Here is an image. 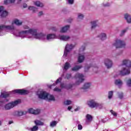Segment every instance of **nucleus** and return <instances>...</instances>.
<instances>
[{"mask_svg":"<svg viewBox=\"0 0 131 131\" xmlns=\"http://www.w3.org/2000/svg\"><path fill=\"white\" fill-rule=\"evenodd\" d=\"M37 30L35 29H30L28 30L22 31L18 34V36L20 37H26L28 34H32L38 39H45L46 35L42 33H37Z\"/></svg>","mask_w":131,"mask_h":131,"instance_id":"1","label":"nucleus"},{"mask_svg":"<svg viewBox=\"0 0 131 131\" xmlns=\"http://www.w3.org/2000/svg\"><path fill=\"white\" fill-rule=\"evenodd\" d=\"M123 65H125L126 68L123 67L122 69L120 71L119 75H126V74H129L130 73V69L131 67V61L128 59H124L123 60Z\"/></svg>","mask_w":131,"mask_h":131,"instance_id":"2","label":"nucleus"},{"mask_svg":"<svg viewBox=\"0 0 131 131\" xmlns=\"http://www.w3.org/2000/svg\"><path fill=\"white\" fill-rule=\"evenodd\" d=\"M38 97L40 99H43L47 101H55L54 96L51 95L45 91H40V94H38Z\"/></svg>","mask_w":131,"mask_h":131,"instance_id":"3","label":"nucleus"},{"mask_svg":"<svg viewBox=\"0 0 131 131\" xmlns=\"http://www.w3.org/2000/svg\"><path fill=\"white\" fill-rule=\"evenodd\" d=\"M21 103V100L20 99H18L17 100H16L14 102H10L7 104H6L5 106V108L6 110H9V109H11V108H14L15 106H17L18 104Z\"/></svg>","mask_w":131,"mask_h":131,"instance_id":"4","label":"nucleus"},{"mask_svg":"<svg viewBox=\"0 0 131 131\" xmlns=\"http://www.w3.org/2000/svg\"><path fill=\"white\" fill-rule=\"evenodd\" d=\"M88 105L91 108H99V109H102V107H103L102 104L97 103L94 100L89 101Z\"/></svg>","mask_w":131,"mask_h":131,"instance_id":"5","label":"nucleus"},{"mask_svg":"<svg viewBox=\"0 0 131 131\" xmlns=\"http://www.w3.org/2000/svg\"><path fill=\"white\" fill-rule=\"evenodd\" d=\"M114 46L116 47V49L118 48H124L125 46V42L121 40H116L115 42L114 43Z\"/></svg>","mask_w":131,"mask_h":131,"instance_id":"6","label":"nucleus"},{"mask_svg":"<svg viewBox=\"0 0 131 131\" xmlns=\"http://www.w3.org/2000/svg\"><path fill=\"white\" fill-rule=\"evenodd\" d=\"M15 27L14 26H7L5 25H0V32L4 30H14Z\"/></svg>","mask_w":131,"mask_h":131,"instance_id":"7","label":"nucleus"},{"mask_svg":"<svg viewBox=\"0 0 131 131\" xmlns=\"http://www.w3.org/2000/svg\"><path fill=\"white\" fill-rule=\"evenodd\" d=\"M75 78L78 79V81L76 82V84H79L84 80V79H83V75L82 74L77 73L75 75Z\"/></svg>","mask_w":131,"mask_h":131,"instance_id":"8","label":"nucleus"},{"mask_svg":"<svg viewBox=\"0 0 131 131\" xmlns=\"http://www.w3.org/2000/svg\"><path fill=\"white\" fill-rule=\"evenodd\" d=\"M13 93H15L16 94H19V95H27V94H28V93H29L28 92V91H26L25 90H15L13 91Z\"/></svg>","mask_w":131,"mask_h":131,"instance_id":"9","label":"nucleus"},{"mask_svg":"<svg viewBox=\"0 0 131 131\" xmlns=\"http://www.w3.org/2000/svg\"><path fill=\"white\" fill-rule=\"evenodd\" d=\"M74 48V46L72 45H68L67 44L66 46L65 50H64V56H67V53L71 51V50H72V48Z\"/></svg>","mask_w":131,"mask_h":131,"instance_id":"10","label":"nucleus"},{"mask_svg":"<svg viewBox=\"0 0 131 131\" xmlns=\"http://www.w3.org/2000/svg\"><path fill=\"white\" fill-rule=\"evenodd\" d=\"M29 113H31V114H34L35 115H36L37 114H39L40 113V110H34L33 108H30L28 110Z\"/></svg>","mask_w":131,"mask_h":131,"instance_id":"11","label":"nucleus"},{"mask_svg":"<svg viewBox=\"0 0 131 131\" xmlns=\"http://www.w3.org/2000/svg\"><path fill=\"white\" fill-rule=\"evenodd\" d=\"M0 13L1 14V17H6L8 16V12L4 11V7H0Z\"/></svg>","mask_w":131,"mask_h":131,"instance_id":"12","label":"nucleus"},{"mask_svg":"<svg viewBox=\"0 0 131 131\" xmlns=\"http://www.w3.org/2000/svg\"><path fill=\"white\" fill-rule=\"evenodd\" d=\"M104 63L107 68H111L112 67V61L108 59L105 60Z\"/></svg>","mask_w":131,"mask_h":131,"instance_id":"13","label":"nucleus"},{"mask_svg":"<svg viewBox=\"0 0 131 131\" xmlns=\"http://www.w3.org/2000/svg\"><path fill=\"white\" fill-rule=\"evenodd\" d=\"M93 120V116L90 114H87L86 116V123L87 124H89V123H91Z\"/></svg>","mask_w":131,"mask_h":131,"instance_id":"14","label":"nucleus"},{"mask_svg":"<svg viewBox=\"0 0 131 131\" xmlns=\"http://www.w3.org/2000/svg\"><path fill=\"white\" fill-rule=\"evenodd\" d=\"M44 35H45L46 37L45 39H42V40H45L46 39L49 40L50 39H53V38H56V35H55V34H48L47 36H46V35L44 34Z\"/></svg>","mask_w":131,"mask_h":131,"instance_id":"15","label":"nucleus"},{"mask_svg":"<svg viewBox=\"0 0 131 131\" xmlns=\"http://www.w3.org/2000/svg\"><path fill=\"white\" fill-rule=\"evenodd\" d=\"M59 39H61V40H64L66 41L67 40L70 39V37H69V36L61 35L59 36Z\"/></svg>","mask_w":131,"mask_h":131,"instance_id":"16","label":"nucleus"},{"mask_svg":"<svg viewBox=\"0 0 131 131\" xmlns=\"http://www.w3.org/2000/svg\"><path fill=\"white\" fill-rule=\"evenodd\" d=\"M10 95H11V93L7 92V93H2L0 96V97L2 98H8V97H10Z\"/></svg>","mask_w":131,"mask_h":131,"instance_id":"17","label":"nucleus"},{"mask_svg":"<svg viewBox=\"0 0 131 131\" xmlns=\"http://www.w3.org/2000/svg\"><path fill=\"white\" fill-rule=\"evenodd\" d=\"M60 88H61L62 89L64 88V89H67V90H69V89H71L72 88V85L70 84L68 85H66L64 84H61L60 85Z\"/></svg>","mask_w":131,"mask_h":131,"instance_id":"18","label":"nucleus"},{"mask_svg":"<svg viewBox=\"0 0 131 131\" xmlns=\"http://www.w3.org/2000/svg\"><path fill=\"white\" fill-rule=\"evenodd\" d=\"M83 60H84V56L82 55L79 54L78 58L79 63H82V62H83Z\"/></svg>","mask_w":131,"mask_h":131,"instance_id":"19","label":"nucleus"},{"mask_svg":"<svg viewBox=\"0 0 131 131\" xmlns=\"http://www.w3.org/2000/svg\"><path fill=\"white\" fill-rule=\"evenodd\" d=\"M125 19H126V20H127V22L128 23H130V22H131L130 15H129L128 14H125Z\"/></svg>","mask_w":131,"mask_h":131,"instance_id":"20","label":"nucleus"},{"mask_svg":"<svg viewBox=\"0 0 131 131\" xmlns=\"http://www.w3.org/2000/svg\"><path fill=\"white\" fill-rule=\"evenodd\" d=\"M13 24H16V25H22V21H20L19 19H15L13 22H12V25Z\"/></svg>","mask_w":131,"mask_h":131,"instance_id":"21","label":"nucleus"},{"mask_svg":"<svg viewBox=\"0 0 131 131\" xmlns=\"http://www.w3.org/2000/svg\"><path fill=\"white\" fill-rule=\"evenodd\" d=\"M15 0H5L4 1L5 5H10V4H14Z\"/></svg>","mask_w":131,"mask_h":131,"instance_id":"22","label":"nucleus"},{"mask_svg":"<svg viewBox=\"0 0 131 131\" xmlns=\"http://www.w3.org/2000/svg\"><path fill=\"white\" fill-rule=\"evenodd\" d=\"M68 29H69V26H66L64 27L61 28L60 30V32H62V33L66 32V31H67Z\"/></svg>","mask_w":131,"mask_h":131,"instance_id":"23","label":"nucleus"},{"mask_svg":"<svg viewBox=\"0 0 131 131\" xmlns=\"http://www.w3.org/2000/svg\"><path fill=\"white\" fill-rule=\"evenodd\" d=\"M115 83L117 85H119V86L120 85H122V81L120 79L116 80L115 81Z\"/></svg>","mask_w":131,"mask_h":131,"instance_id":"24","label":"nucleus"},{"mask_svg":"<svg viewBox=\"0 0 131 131\" xmlns=\"http://www.w3.org/2000/svg\"><path fill=\"white\" fill-rule=\"evenodd\" d=\"M81 67V66H76L72 69V70H73V71H77V70H79Z\"/></svg>","mask_w":131,"mask_h":131,"instance_id":"25","label":"nucleus"},{"mask_svg":"<svg viewBox=\"0 0 131 131\" xmlns=\"http://www.w3.org/2000/svg\"><path fill=\"white\" fill-rule=\"evenodd\" d=\"M34 5H35V6H37V7H43V4H42V3H40L39 1H36V2H35Z\"/></svg>","mask_w":131,"mask_h":131,"instance_id":"26","label":"nucleus"},{"mask_svg":"<svg viewBox=\"0 0 131 131\" xmlns=\"http://www.w3.org/2000/svg\"><path fill=\"white\" fill-rule=\"evenodd\" d=\"M34 122L36 124V125H43V122L39 121V120H35Z\"/></svg>","mask_w":131,"mask_h":131,"instance_id":"27","label":"nucleus"},{"mask_svg":"<svg viewBox=\"0 0 131 131\" xmlns=\"http://www.w3.org/2000/svg\"><path fill=\"white\" fill-rule=\"evenodd\" d=\"M90 86H91V84L90 83H85L82 89L83 90H86L89 89V88H90Z\"/></svg>","mask_w":131,"mask_h":131,"instance_id":"28","label":"nucleus"},{"mask_svg":"<svg viewBox=\"0 0 131 131\" xmlns=\"http://www.w3.org/2000/svg\"><path fill=\"white\" fill-rule=\"evenodd\" d=\"M100 38H101V40H105L106 39V34L105 33H102L100 36H99Z\"/></svg>","mask_w":131,"mask_h":131,"instance_id":"29","label":"nucleus"},{"mask_svg":"<svg viewBox=\"0 0 131 131\" xmlns=\"http://www.w3.org/2000/svg\"><path fill=\"white\" fill-rule=\"evenodd\" d=\"M70 67V63L69 62H66L64 66V69L65 70H68V69Z\"/></svg>","mask_w":131,"mask_h":131,"instance_id":"30","label":"nucleus"},{"mask_svg":"<svg viewBox=\"0 0 131 131\" xmlns=\"http://www.w3.org/2000/svg\"><path fill=\"white\" fill-rule=\"evenodd\" d=\"M27 113V112L26 111H20V112H18V115L19 116H22V115H26Z\"/></svg>","mask_w":131,"mask_h":131,"instance_id":"31","label":"nucleus"},{"mask_svg":"<svg viewBox=\"0 0 131 131\" xmlns=\"http://www.w3.org/2000/svg\"><path fill=\"white\" fill-rule=\"evenodd\" d=\"M56 125H57V121H53L50 123V126H51V127H54V126H56Z\"/></svg>","mask_w":131,"mask_h":131,"instance_id":"32","label":"nucleus"},{"mask_svg":"<svg viewBox=\"0 0 131 131\" xmlns=\"http://www.w3.org/2000/svg\"><path fill=\"white\" fill-rule=\"evenodd\" d=\"M31 131H37L38 130V126L35 125L33 127L30 128Z\"/></svg>","mask_w":131,"mask_h":131,"instance_id":"33","label":"nucleus"},{"mask_svg":"<svg viewBox=\"0 0 131 131\" xmlns=\"http://www.w3.org/2000/svg\"><path fill=\"white\" fill-rule=\"evenodd\" d=\"M29 10H32L33 12H35V11H36V10H37V9L35 8L34 7L30 6V7H29Z\"/></svg>","mask_w":131,"mask_h":131,"instance_id":"34","label":"nucleus"},{"mask_svg":"<svg viewBox=\"0 0 131 131\" xmlns=\"http://www.w3.org/2000/svg\"><path fill=\"white\" fill-rule=\"evenodd\" d=\"M113 96V91H110L108 92V99H111Z\"/></svg>","mask_w":131,"mask_h":131,"instance_id":"35","label":"nucleus"},{"mask_svg":"<svg viewBox=\"0 0 131 131\" xmlns=\"http://www.w3.org/2000/svg\"><path fill=\"white\" fill-rule=\"evenodd\" d=\"M91 24H92V28H95V27H96V26H97V24L96 23V21H92L91 22Z\"/></svg>","mask_w":131,"mask_h":131,"instance_id":"36","label":"nucleus"},{"mask_svg":"<svg viewBox=\"0 0 131 131\" xmlns=\"http://www.w3.org/2000/svg\"><path fill=\"white\" fill-rule=\"evenodd\" d=\"M71 103H72V102L71 100H66L64 101L65 105H70Z\"/></svg>","mask_w":131,"mask_h":131,"instance_id":"37","label":"nucleus"},{"mask_svg":"<svg viewBox=\"0 0 131 131\" xmlns=\"http://www.w3.org/2000/svg\"><path fill=\"white\" fill-rule=\"evenodd\" d=\"M127 85L128 86H131V79H129L127 81Z\"/></svg>","mask_w":131,"mask_h":131,"instance_id":"38","label":"nucleus"},{"mask_svg":"<svg viewBox=\"0 0 131 131\" xmlns=\"http://www.w3.org/2000/svg\"><path fill=\"white\" fill-rule=\"evenodd\" d=\"M78 19H83V15L80 13L78 14Z\"/></svg>","mask_w":131,"mask_h":131,"instance_id":"39","label":"nucleus"},{"mask_svg":"<svg viewBox=\"0 0 131 131\" xmlns=\"http://www.w3.org/2000/svg\"><path fill=\"white\" fill-rule=\"evenodd\" d=\"M111 113L114 116H117V114L115 112H114L113 110H111Z\"/></svg>","mask_w":131,"mask_h":131,"instance_id":"40","label":"nucleus"},{"mask_svg":"<svg viewBox=\"0 0 131 131\" xmlns=\"http://www.w3.org/2000/svg\"><path fill=\"white\" fill-rule=\"evenodd\" d=\"M61 80H62L61 78H58L56 81V84H57V83H59V82H61Z\"/></svg>","mask_w":131,"mask_h":131,"instance_id":"41","label":"nucleus"},{"mask_svg":"<svg viewBox=\"0 0 131 131\" xmlns=\"http://www.w3.org/2000/svg\"><path fill=\"white\" fill-rule=\"evenodd\" d=\"M119 98H120V99H122L123 98V94L122 93L119 94Z\"/></svg>","mask_w":131,"mask_h":131,"instance_id":"42","label":"nucleus"},{"mask_svg":"<svg viewBox=\"0 0 131 131\" xmlns=\"http://www.w3.org/2000/svg\"><path fill=\"white\" fill-rule=\"evenodd\" d=\"M68 2L69 3V4L72 5V4H73V3H74V0H68Z\"/></svg>","mask_w":131,"mask_h":131,"instance_id":"43","label":"nucleus"},{"mask_svg":"<svg viewBox=\"0 0 131 131\" xmlns=\"http://www.w3.org/2000/svg\"><path fill=\"white\" fill-rule=\"evenodd\" d=\"M54 91H55V92H61V89H59L58 88H56L54 89Z\"/></svg>","mask_w":131,"mask_h":131,"instance_id":"44","label":"nucleus"},{"mask_svg":"<svg viewBox=\"0 0 131 131\" xmlns=\"http://www.w3.org/2000/svg\"><path fill=\"white\" fill-rule=\"evenodd\" d=\"M78 129H79L80 130L82 129V125L79 124L78 125Z\"/></svg>","mask_w":131,"mask_h":131,"instance_id":"45","label":"nucleus"},{"mask_svg":"<svg viewBox=\"0 0 131 131\" xmlns=\"http://www.w3.org/2000/svg\"><path fill=\"white\" fill-rule=\"evenodd\" d=\"M67 79H69L71 78V74H67Z\"/></svg>","mask_w":131,"mask_h":131,"instance_id":"46","label":"nucleus"},{"mask_svg":"<svg viewBox=\"0 0 131 131\" xmlns=\"http://www.w3.org/2000/svg\"><path fill=\"white\" fill-rule=\"evenodd\" d=\"M24 29H29V27L28 26H24Z\"/></svg>","mask_w":131,"mask_h":131,"instance_id":"47","label":"nucleus"},{"mask_svg":"<svg viewBox=\"0 0 131 131\" xmlns=\"http://www.w3.org/2000/svg\"><path fill=\"white\" fill-rule=\"evenodd\" d=\"M23 7L24 8H27V4H24V5H23Z\"/></svg>","mask_w":131,"mask_h":131,"instance_id":"48","label":"nucleus"},{"mask_svg":"<svg viewBox=\"0 0 131 131\" xmlns=\"http://www.w3.org/2000/svg\"><path fill=\"white\" fill-rule=\"evenodd\" d=\"M42 15V12L41 11L39 12L38 16H41Z\"/></svg>","mask_w":131,"mask_h":131,"instance_id":"49","label":"nucleus"},{"mask_svg":"<svg viewBox=\"0 0 131 131\" xmlns=\"http://www.w3.org/2000/svg\"><path fill=\"white\" fill-rule=\"evenodd\" d=\"M125 32H126V30H123L122 31V33H125Z\"/></svg>","mask_w":131,"mask_h":131,"instance_id":"50","label":"nucleus"},{"mask_svg":"<svg viewBox=\"0 0 131 131\" xmlns=\"http://www.w3.org/2000/svg\"><path fill=\"white\" fill-rule=\"evenodd\" d=\"M68 109L70 111L71 109H72V106H69Z\"/></svg>","mask_w":131,"mask_h":131,"instance_id":"51","label":"nucleus"},{"mask_svg":"<svg viewBox=\"0 0 131 131\" xmlns=\"http://www.w3.org/2000/svg\"><path fill=\"white\" fill-rule=\"evenodd\" d=\"M12 123H13V121H10L9 122V124H12Z\"/></svg>","mask_w":131,"mask_h":131,"instance_id":"52","label":"nucleus"},{"mask_svg":"<svg viewBox=\"0 0 131 131\" xmlns=\"http://www.w3.org/2000/svg\"><path fill=\"white\" fill-rule=\"evenodd\" d=\"M78 110H79V107L75 109V111H78Z\"/></svg>","mask_w":131,"mask_h":131,"instance_id":"53","label":"nucleus"},{"mask_svg":"<svg viewBox=\"0 0 131 131\" xmlns=\"http://www.w3.org/2000/svg\"><path fill=\"white\" fill-rule=\"evenodd\" d=\"M90 68V66H86L85 67V69H89Z\"/></svg>","mask_w":131,"mask_h":131,"instance_id":"54","label":"nucleus"},{"mask_svg":"<svg viewBox=\"0 0 131 131\" xmlns=\"http://www.w3.org/2000/svg\"><path fill=\"white\" fill-rule=\"evenodd\" d=\"M0 125H2V121H0Z\"/></svg>","mask_w":131,"mask_h":131,"instance_id":"55","label":"nucleus"},{"mask_svg":"<svg viewBox=\"0 0 131 131\" xmlns=\"http://www.w3.org/2000/svg\"><path fill=\"white\" fill-rule=\"evenodd\" d=\"M21 0H20V2H21Z\"/></svg>","mask_w":131,"mask_h":131,"instance_id":"56","label":"nucleus"}]
</instances>
